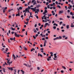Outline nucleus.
Segmentation results:
<instances>
[{
    "mask_svg": "<svg viewBox=\"0 0 74 74\" xmlns=\"http://www.w3.org/2000/svg\"><path fill=\"white\" fill-rule=\"evenodd\" d=\"M37 3H40V1H38V0H37Z\"/></svg>",
    "mask_w": 74,
    "mask_h": 74,
    "instance_id": "58",
    "label": "nucleus"
},
{
    "mask_svg": "<svg viewBox=\"0 0 74 74\" xmlns=\"http://www.w3.org/2000/svg\"><path fill=\"white\" fill-rule=\"evenodd\" d=\"M8 69H9L10 70H11V71H12L13 70V69L12 67H7Z\"/></svg>",
    "mask_w": 74,
    "mask_h": 74,
    "instance_id": "3",
    "label": "nucleus"
},
{
    "mask_svg": "<svg viewBox=\"0 0 74 74\" xmlns=\"http://www.w3.org/2000/svg\"><path fill=\"white\" fill-rule=\"evenodd\" d=\"M51 13H52L53 15L54 16L55 15V13L54 12V11H52Z\"/></svg>",
    "mask_w": 74,
    "mask_h": 74,
    "instance_id": "7",
    "label": "nucleus"
},
{
    "mask_svg": "<svg viewBox=\"0 0 74 74\" xmlns=\"http://www.w3.org/2000/svg\"><path fill=\"white\" fill-rule=\"evenodd\" d=\"M25 12H27V11L29 10V9L27 8H26L25 9Z\"/></svg>",
    "mask_w": 74,
    "mask_h": 74,
    "instance_id": "20",
    "label": "nucleus"
},
{
    "mask_svg": "<svg viewBox=\"0 0 74 74\" xmlns=\"http://www.w3.org/2000/svg\"><path fill=\"white\" fill-rule=\"evenodd\" d=\"M16 16H20V13H18V14H16Z\"/></svg>",
    "mask_w": 74,
    "mask_h": 74,
    "instance_id": "15",
    "label": "nucleus"
},
{
    "mask_svg": "<svg viewBox=\"0 0 74 74\" xmlns=\"http://www.w3.org/2000/svg\"><path fill=\"white\" fill-rule=\"evenodd\" d=\"M71 27H74V25H73V23H72L71 24Z\"/></svg>",
    "mask_w": 74,
    "mask_h": 74,
    "instance_id": "14",
    "label": "nucleus"
},
{
    "mask_svg": "<svg viewBox=\"0 0 74 74\" xmlns=\"http://www.w3.org/2000/svg\"><path fill=\"white\" fill-rule=\"evenodd\" d=\"M13 57L14 60H15V58H16V57H15V56L14 54H13Z\"/></svg>",
    "mask_w": 74,
    "mask_h": 74,
    "instance_id": "10",
    "label": "nucleus"
},
{
    "mask_svg": "<svg viewBox=\"0 0 74 74\" xmlns=\"http://www.w3.org/2000/svg\"><path fill=\"white\" fill-rule=\"evenodd\" d=\"M33 37L34 38V39H36V36H33Z\"/></svg>",
    "mask_w": 74,
    "mask_h": 74,
    "instance_id": "30",
    "label": "nucleus"
},
{
    "mask_svg": "<svg viewBox=\"0 0 74 74\" xmlns=\"http://www.w3.org/2000/svg\"><path fill=\"white\" fill-rule=\"evenodd\" d=\"M45 12L46 13H47V10H45Z\"/></svg>",
    "mask_w": 74,
    "mask_h": 74,
    "instance_id": "45",
    "label": "nucleus"
},
{
    "mask_svg": "<svg viewBox=\"0 0 74 74\" xmlns=\"http://www.w3.org/2000/svg\"><path fill=\"white\" fill-rule=\"evenodd\" d=\"M24 49L25 50V51H27V49L25 47H23Z\"/></svg>",
    "mask_w": 74,
    "mask_h": 74,
    "instance_id": "17",
    "label": "nucleus"
},
{
    "mask_svg": "<svg viewBox=\"0 0 74 74\" xmlns=\"http://www.w3.org/2000/svg\"><path fill=\"white\" fill-rule=\"evenodd\" d=\"M40 36H42V37H45V35H42V34H40Z\"/></svg>",
    "mask_w": 74,
    "mask_h": 74,
    "instance_id": "5",
    "label": "nucleus"
},
{
    "mask_svg": "<svg viewBox=\"0 0 74 74\" xmlns=\"http://www.w3.org/2000/svg\"><path fill=\"white\" fill-rule=\"evenodd\" d=\"M18 27V26L17 24H16V26L15 27Z\"/></svg>",
    "mask_w": 74,
    "mask_h": 74,
    "instance_id": "60",
    "label": "nucleus"
},
{
    "mask_svg": "<svg viewBox=\"0 0 74 74\" xmlns=\"http://www.w3.org/2000/svg\"><path fill=\"white\" fill-rule=\"evenodd\" d=\"M42 40H45V38H42Z\"/></svg>",
    "mask_w": 74,
    "mask_h": 74,
    "instance_id": "62",
    "label": "nucleus"
},
{
    "mask_svg": "<svg viewBox=\"0 0 74 74\" xmlns=\"http://www.w3.org/2000/svg\"><path fill=\"white\" fill-rule=\"evenodd\" d=\"M25 24H26L27 25H28V21L27 22L25 23Z\"/></svg>",
    "mask_w": 74,
    "mask_h": 74,
    "instance_id": "37",
    "label": "nucleus"
},
{
    "mask_svg": "<svg viewBox=\"0 0 74 74\" xmlns=\"http://www.w3.org/2000/svg\"><path fill=\"white\" fill-rule=\"evenodd\" d=\"M67 12H70V10H68Z\"/></svg>",
    "mask_w": 74,
    "mask_h": 74,
    "instance_id": "52",
    "label": "nucleus"
},
{
    "mask_svg": "<svg viewBox=\"0 0 74 74\" xmlns=\"http://www.w3.org/2000/svg\"><path fill=\"white\" fill-rule=\"evenodd\" d=\"M61 72L62 73H64V71H63L62 70V71H61Z\"/></svg>",
    "mask_w": 74,
    "mask_h": 74,
    "instance_id": "44",
    "label": "nucleus"
},
{
    "mask_svg": "<svg viewBox=\"0 0 74 74\" xmlns=\"http://www.w3.org/2000/svg\"><path fill=\"white\" fill-rule=\"evenodd\" d=\"M73 0H72L71 1V3H72V4H73V5H74V3H73Z\"/></svg>",
    "mask_w": 74,
    "mask_h": 74,
    "instance_id": "18",
    "label": "nucleus"
},
{
    "mask_svg": "<svg viewBox=\"0 0 74 74\" xmlns=\"http://www.w3.org/2000/svg\"><path fill=\"white\" fill-rule=\"evenodd\" d=\"M56 26H54V27H53V28L54 29H56Z\"/></svg>",
    "mask_w": 74,
    "mask_h": 74,
    "instance_id": "40",
    "label": "nucleus"
},
{
    "mask_svg": "<svg viewBox=\"0 0 74 74\" xmlns=\"http://www.w3.org/2000/svg\"><path fill=\"white\" fill-rule=\"evenodd\" d=\"M33 31H34V33H37V31H36L35 29H33Z\"/></svg>",
    "mask_w": 74,
    "mask_h": 74,
    "instance_id": "9",
    "label": "nucleus"
},
{
    "mask_svg": "<svg viewBox=\"0 0 74 74\" xmlns=\"http://www.w3.org/2000/svg\"><path fill=\"white\" fill-rule=\"evenodd\" d=\"M5 64H3V66H5V65H7V66L8 65V64H7L6 63V62H5Z\"/></svg>",
    "mask_w": 74,
    "mask_h": 74,
    "instance_id": "23",
    "label": "nucleus"
},
{
    "mask_svg": "<svg viewBox=\"0 0 74 74\" xmlns=\"http://www.w3.org/2000/svg\"><path fill=\"white\" fill-rule=\"evenodd\" d=\"M40 47H42V45H40Z\"/></svg>",
    "mask_w": 74,
    "mask_h": 74,
    "instance_id": "64",
    "label": "nucleus"
},
{
    "mask_svg": "<svg viewBox=\"0 0 74 74\" xmlns=\"http://www.w3.org/2000/svg\"><path fill=\"white\" fill-rule=\"evenodd\" d=\"M10 18H11V16H9V19H10Z\"/></svg>",
    "mask_w": 74,
    "mask_h": 74,
    "instance_id": "54",
    "label": "nucleus"
},
{
    "mask_svg": "<svg viewBox=\"0 0 74 74\" xmlns=\"http://www.w3.org/2000/svg\"><path fill=\"white\" fill-rule=\"evenodd\" d=\"M47 8H50L49 5H47Z\"/></svg>",
    "mask_w": 74,
    "mask_h": 74,
    "instance_id": "56",
    "label": "nucleus"
},
{
    "mask_svg": "<svg viewBox=\"0 0 74 74\" xmlns=\"http://www.w3.org/2000/svg\"><path fill=\"white\" fill-rule=\"evenodd\" d=\"M10 60H8V61L7 62V63H8L9 64V63H10Z\"/></svg>",
    "mask_w": 74,
    "mask_h": 74,
    "instance_id": "31",
    "label": "nucleus"
},
{
    "mask_svg": "<svg viewBox=\"0 0 74 74\" xmlns=\"http://www.w3.org/2000/svg\"><path fill=\"white\" fill-rule=\"evenodd\" d=\"M36 0H33L32 1V3H34V2H35V1H35Z\"/></svg>",
    "mask_w": 74,
    "mask_h": 74,
    "instance_id": "32",
    "label": "nucleus"
},
{
    "mask_svg": "<svg viewBox=\"0 0 74 74\" xmlns=\"http://www.w3.org/2000/svg\"><path fill=\"white\" fill-rule=\"evenodd\" d=\"M46 40H48V37H46Z\"/></svg>",
    "mask_w": 74,
    "mask_h": 74,
    "instance_id": "61",
    "label": "nucleus"
},
{
    "mask_svg": "<svg viewBox=\"0 0 74 74\" xmlns=\"http://www.w3.org/2000/svg\"><path fill=\"white\" fill-rule=\"evenodd\" d=\"M66 37V36H63L62 37L63 38H65Z\"/></svg>",
    "mask_w": 74,
    "mask_h": 74,
    "instance_id": "53",
    "label": "nucleus"
},
{
    "mask_svg": "<svg viewBox=\"0 0 74 74\" xmlns=\"http://www.w3.org/2000/svg\"><path fill=\"white\" fill-rule=\"evenodd\" d=\"M68 3H69L67 1H66V4H68Z\"/></svg>",
    "mask_w": 74,
    "mask_h": 74,
    "instance_id": "55",
    "label": "nucleus"
},
{
    "mask_svg": "<svg viewBox=\"0 0 74 74\" xmlns=\"http://www.w3.org/2000/svg\"><path fill=\"white\" fill-rule=\"evenodd\" d=\"M40 56V57H42V54H40V53H39L38 54V56Z\"/></svg>",
    "mask_w": 74,
    "mask_h": 74,
    "instance_id": "8",
    "label": "nucleus"
},
{
    "mask_svg": "<svg viewBox=\"0 0 74 74\" xmlns=\"http://www.w3.org/2000/svg\"><path fill=\"white\" fill-rule=\"evenodd\" d=\"M2 70H3L4 73H5V70H6V69L5 68H2Z\"/></svg>",
    "mask_w": 74,
    "mask_h": 74,
    "instance_id": "11",
    "label": "nucleus"
},
{
    "mask_svg": "<svg viewBox=\"0 0 74 74\" xmlns=\"http://www.w3.org/2000/svg\"><path fill=\"white\" fill-rule=\"evenodd\" d=\"M12 63V61H11V62H10L8 63V64L9 66H10V64H11Z\"/></svg>",
    "mask_w": 74,
    "mask_h": 74,
    "instance_id": "21",
    "label": "nucleus"
},
{
    "mask_svg": "<svg viewBox=\"0 0 74 74\" xmlns=\"http://www.w3.org/2000/svg\"><path fill=\"white\" fill-rule=\"evenodd\" d=\"M46 25H48V26H50V24H48V23H46Z\"/></svg>",
    "mask_w": 74,
    "mask_h": 74,
    "instance_id": "16",
    "label": "nucleus"
},
{
    "mask_svg": "<svg viewBox=\"0 0 74 74\" xmlns=\"http://www.w3.org/2000/svg\"><path fill=\"white\" fill-rule=\"evenodd\" d=\"M13 10V9H10L9 10H8V12H10L11 11H12V10Z\"/></svg>",
    "mask_w": 74,
    "mask_h": 74,
    "instance_id": "41",
    "label": "nucleus"
},
{
    "mask_svg": "<svg viewBox=\"0 0 74 74\" xmlns=\"http://www.w3.org/2000/svg\"><path fill=\"white\" fill-rule=\"evenodd\" d=\"M67 18H70V16H67Z\"/></svg>",
    "mask_w": 74,
    "mask_h": 74,
    "instance_id": "43",
    "label": "nucleus"
},
{
    "mask_svg": "<svg viewBox=\"0 0 74 74\" xmlns=\"http://www.w3.org/2000/svg\"><path fill=\"white\" fill-rule=\"evenodd\" d=\"M11 28L12 30H15V29L11 27Z\"/></svg>",
    "mask_w": 74,
    "mask_h": 74,
    "instance_id": "35",
    "label": "nucleus"
},
{
    "mask_svg": "<svg viewBox=\"0 0 74 74\" xmlns=\"http://www.w3.org/2000/svg\"><path fill=\"white\" fill-rule=\"evenodd\" d=\"M44 43H45V44H46V43H47V40H45V42H44Z\"/></svg>",
    "mask_w": 74,
    "mask_h": 74,
    "instance_id": "46",
    "label": "nucleus"
},
{
    "mask_svg": "<svg viewBox=\"0 0 74 74\" xmlns=\"http://www.w3.org/2000/svg\"><path fill=\"white\" fill-rule=\"evenodd\" d=\"M23 8L22 7H19V10H22V8Z\"/></svg>",
    "mask_w": 74,
    "mask_h": 74,
    "instance_id": "28",
    "label": "nucleus"
},
{
    "mask_svg": "<svg viewBox=\"0 0 74 74\" xmlns=\"http://www.w3.org/2000/svg\"><path fill=\"white\" fill-rule=\"evenodd\" d=\"M37 8L36 7H35L34 8H31V9L33 11H38V12H40V10H39V9H36Z\"/></svg>",
    "mask_w": 74,
    "mask_h": 74,
    "instance_id": "2",
    "label": "nucleus"
},
{
    "mask_svg": "<svg viewBox=\"0 0 74 74\" xmlns=\"http://www.w3.org/2000/svg\"><path fill=\"white\" fill-rule=\"evenodd\" d=\"M31 7H29V6H28V10H30V9H31V8H30Z\"/></svg>",
    "mask_w": 74,
    "mask_h": 74,
    "instance_id": "38",
    "label": "nucleus"
},
{
    "mask_svg": "<svg viewBox=\"0 0 74 74\" xmlns=\"http://www.w3.org/2000/svg\"><path fill=\"white\" fill-rule=\"evenodd\" d=\"M62 32H64V30L62 29Z\"/></svg>",
    "mask_w": 74,
    "mask_h": 74,
    "instance_id": "59",
    "label": "nucleus"
},
{
    "mask_svg": "<svg viewBox=\"0 0 74 74\" xmlns=\"http://www.w3.org/2000/svg\"><path fill=\"white\" fill-rule=\"evenodd\" d=\"M55 3L56 4H58V1H56L55 2Z\"/></svg>",
    "mask_w": 74,
    "mask_h": 74,
    "instance_id": "48",
    "label": "nucleus"
},
{
    "mask_svg": "<svg viewBox=\"0 0 74 74\" xmlns=\"http://www.w3.org/2000/svg\"><path fill=\"white\" fill-rule=\"evenodd\" d=\"M26 21H28V22H29V19L28 18H27V19H26Z\"/></svg>",
    "mask_w": 74,
    "mask_h": 74,
    "instance_id": "39",
    "label": "nucleus"
},
{
    "mask_svg": "<svg viewBox=\"0 0 74 74\" xmlns=\"http://www.w3.org/2000/svg\"><path fill=\"white\" fill-rule=\"evenodd\" d=\"M52 16V14H50L48 15V16Z\"/></svg>",
    "mask_w": 74,
    "mask_h": 74,
    "instance_id": "36",
    "label": "nucleus"
},
{
    "mask_svg": "<svg viewBox=\"0 0 74 74\" xmlns=\"http://www.w3.org/2000/svg\"><path fill=\"white\" fill-rule=\"evenodd\" d=\"M59 37H57L55 38H54L53 40H58V39H59Z\"/></svg>",
    "mask_w": 74,
    "mask_h": 74,
    "instance_id": "13",
    "label": "nucleus"
},
{
    "mask_svg": "<svg viewBox=\"0 0 74 74\" xmlns=\"http://www.w3.org/2000/svg\"><path fill=\"white\" fill-rule=\"evenodd\" d=\"M37 4V3H36V1H35L33 5H34L35 4Z\"/></svg>",
    "mask_w": 74,
    "mask_h": 74,
    "instance_id": "27",
    "label": "nucleus"
},
{
    "mask_svg": "<svg viewBox=\"0 0 74 74\" xmlns=\"http://www.w3.org/2000/svg\"><path fill=\"white\" fill-rule=\"evenodd\" d=\"M7 51H8V48H6V49L5 52H7Z\"/></svg>",
    "mask_w": 74,
    "mask_h": 74,
    "instance_id": "33",
    "label": "nucleus"
},
{
    "mask_svg": "<svg viewBox=\"0 0 74 74\" xmlns=\"http://www.w3.org/2000/svg\"><path fill=\"white\" fill-rule=\"evenodd\" d=\"M23 64L24 65H25V66H27V67H28V66H27V64H26L25 63H24Z\"/></svg>",
    "mask_w": 74,
    "mask_h": 74,
    "instance_id": "24",
    "label": "nucleus"
},
{
    "mask_svg": "<svg viewBox=\"0 0 74 74\" xmlns=\"http://www.w3.org/2000/svg\"><path fill=\"white\" fill-rule=\"evenodd\" d=\"M63 23V22L61 21L60 22V25H61V24H62V23Z\"/></svg>",
    "mask_w": 74,
    "mask_h": 74,
    "instance_id": "34",
    "label": "nucleus"
},
{
    "mask_svg": "<svg viewBox=\"0 0 74 74\" xmlns=\"http://www.w3.org/2000/svg\"><path fill=\"white\" fill-rule=\"evenodd\" d=\"M45 46H46V45L45 43H44V45L43 46L45 47Z\"/></svg>",
    "mask_w": 74,
    "mask_h": 74,
    "instance_id": "49",
    "label": "nucleus"
},
{
    "mask_svg": "<svg viewBox=\"0 0 74 74\" xmlns=\"http://www.w3.org/2000/svg\"><path fill=\"white\" fill-rule=\"evenodd\" d=\"M60 20H63V19L62 18H60Z\"/></svg>",
    "mask_w": 74,
    "mask_h": 74,
    "instance_id": "63",
    "label": "nucleus"
},
{
    "mask_svg": "<svg viewBox=\"0 0 74 74\" xmlns=\"http://www.w3.org/2000/svg\"><path fill=\"white\" fill-rule=\"evenodd\" d=\"M66 28L67 29H69V25H68L66 26Z\"/></svg>",
    "mask_w": 74,
    "mask_h": 74,
    "instance_id": "29",
    "label": "nucleus"
},
{
    "mask_svg": "<svg viewBox=\"0 0 74 74\" xmlns=\"http://www.w3.org/2000/svg\"><path fill=\"white\" fill-rule=\"evenodd\" d=\"M70 15H72V16H73L74 15V14H73V12H70Z\"/></svg>",
    "mask_w": 74,
    "mask_h": 74,
    "instance_id": "19",
    "label": "nucleus"
},
{
    "mask_svg": "<svg viewBox=\"0 0 74 74\" xmlns=\"http://www.w3.org/2000/svg\"><path fill=\"white\" fill-rule=\"evenodd\" d=\"M10 40H11V41H12V40H14V41H15V38L14 37V38H10Z\"/></svg>",
    "mask_w": 74,
    "mask_h": 74,
    "instance_id": "4",
    "label": "nucleus"
},
{
    "mask_svg": "<svg viewBox=\"0 0 74 74\" xmlns=\"http://www.w3.org/2000/svg\"><path fill=\"white\" fill-rule=\"evenodd\" d=\"M35 49H34V48H32V49H31V52H32V51H35Z\"/></svg>",
    "mask_w": 74,
    "mask_h": 74,
    "instance_id": "12",
    "label": "nucleus"
},
{
    "mask_svg": "<svg viewBox=\"0 0 74 74\" xmlns=\"http://www.w3.org/2000/svg\"><path fill=\"white\" fill-rule=\"evenodd\" d=\"M48 4H49V3H48V2H47L46 3V5H48Z\"/></svg>",
    "mask_w": 74,
    "mask_h": 74,
    "instance_id": "50",
    "label": "nucleus"
},
{
    "mask_svg": "<svg viewBox=\"0 0 74 74\" xmlns=\"http://www.w3.org/2000/svg\"><path fill=\"white\" fill-rule=\"evenodd\" d=\"M57 7H58L60 8H60H61V7L59 5H58L57 6Z\"/></svg>",
    "mask_w": 74,
    "mask_h": 74,
    "instance_id": "22",
    "label": "nucleus"
},
{
    "mask_svg": "<svg viewBox=\"0 0 74 74\" xmlns=\"http://www.w3.org/2000/svg\"><path fill=\"white\" fill-rule=\"evenodd\" d=\"M62 67L63 68V69H64V70L66 69V67H65V66H62Z\"/></svg>",
    "mask_w": 74,
    "mask_h": 74,
    "instance_id": "26",
    "label": "nucleus"
},
{
    "mask_svg": "<svg viewBox=\"0 0 74 74\" xmlns=\"http://www.w3.org/2000/svg\"><path fill=\"white\" fill-rule=\"evenodd\" d=\"M36 30L37 31H38L39 30L38 28H36Z\"/></svg>",
    "mask_w": 74,
    "mask_h": 74,
    "instance_id": "47",
    "label": "nucleus"
},
{
    "mask_svg": "<svg viewBox=\"0 0 74 74\" xmlns=\"http://www.w3.org/2000/svg\"><path fill=\"white\" fill-rule=\"evenodd\" d=\"M64 11L63 10H61V11H60L59 12V14H63V13Z\"/></svg>",
    "mask_w": 74,
    "mask_h": 74,
    "instance_id": "6",
    "label": "nucleus"
},
{
    "mask_svg": "<svg viewBox=\"0 0 74 74\" xmlns=\"http://www.w3.org/2000/svg\"><path fill=\"white\" fill-rule=\"evenodd\" d=\"M49 3H51V0H49Z\"/></svg>",
    "mask_w": 74,
    "mask_h": 74,
    "instance_id": "51",
    "label": "nucleus"
},
{
    "mask_svg": "<svg viewBox=\"0 0 74 74\" xmlns=\"http://www.w3.org/2000/svg\"><path fill=\"white\" fill-rule=\"evenodd\" d=\"M3 13H5V9H4L3 10Z\"/></svg>",
    "mask_w": 74,
    "mask_h": 74,
    "instance_id": "25",
    "label": "nucleus"
},
{
    "mask_svg": "<svg viewBox=\"0 0 74 74\" xmlns=\"http://www.w3.org/2000/svg\"><path fill=\"white\" fill-rule=\"evenodd\" d=\"M38 36V34H36V35H35V37H37V36Z\"/></svg>",
    "mask_w": 74,
    "mask_h": 74,
    "instance_id": "42",
    "label": "nucleus"
},
{
    "mask_svg": "<svg viewBox=\"0 0 74 74\" xmlns=\"http://www.w3.org/2000/svg\"><path fill=\"white\" fill-rule=\"evenodd\" d=\"M14 33L15 37H20V35H19V34H16V32H12V34H13Z\"/></svg>",
    "mask_w": 74,
    "mask_h": 74,
    "instance_id": "1",
    "label": "nucleus"
},
{
    "mask_svg": "<svg viewBox=\"0 0 74 74\" xmlns=\"http://www.w3.org/2000/svg\"><path fill=\"white\" fill-rule=\"evenodd\" d=\"M37 69L38 70H39L40 69V67H37Z\"/></svg>",
    "mask_w": 74,
    "mask_h": 74,
    "instance_id": "57",
    "label": "nucleus"
}]
</instances>
